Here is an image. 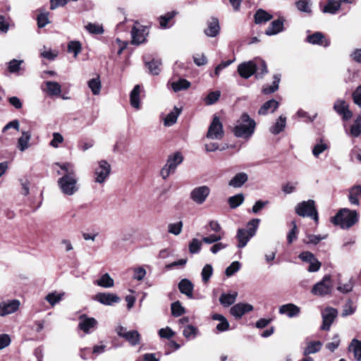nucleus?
Instances as JSON below:
<instances>
[{"mask_svg":"<svg viewBox=\"0 0 361 361\" xmlns=\"http://www.w3.org/2000/svg\"><path fill=\"white\" fill-rule=\"evenodd\" d=\"M61 171L57 174L61 176L58 179L57 184L61 192L67 196H71L79 190L78 178L75 166L71 162L56 163Z\"/></svg>","mask_w":361,"mask_h":361,"instance_id":"1","label":"nucleus"},{"mask_svg":"<svg viewBox=\"0 0 361 361\" xmlns=\"http://www.w3.org/2000/svg\"><path fill=\"white\" fill-rule=\"evenodd\" d=\"M238 73L245 79L249 78L255 73L257 78H261L267 73V67L264 61L256 59L239 64Z\"/></svg>","mask_w":361,"mask_h":361,"instance_id":"2","label":"nucleus"},{"mask_svg":"<svg viewBox=\"0 0 361 361\" xmlns=\"http://www.w3.org/2000/svg\"><path fill=\"white\" fill-rule=\"evenodd\" d=\"M255 121L247 113H243L233 128V133L238 137L249 139L254 133Z\"/></svg>","mask_w":361,"mask_h":361,"instance_id":"3","label":"nucleus"},{"mask_svg":"<svg viewBox=\"0 0 361 361\" xmlns=\"http://www.w3.org/2000/svg\"><path fill=\"white\" fill-rule=\"evenodd\" d=\"M260 220L253 219L247 224V228H239L237 231L236 238L238 241L237 247L243 248L246 246L248 241L256 234Z\"/></svg>","mask_w":361,"mask_h":361,"instance_id":"4","label":"nucleus"},{"mask_svg":"<svg viewBox=\"0 0 361 361\" xmlns=\"http://www.w3.org/2000/svg\"><path fill=\"white\" fill-rule=\"evenodd\" d=\"M358 220V214L355 210L342 209L333 218V223L340 225L343 228H348L354 225Z\"/></svg>","mask_w":361,"mask_h":361,"instance_id":"5","label":"nucleus"},{"mask_svg":"<svg viewBox=\"0 0 361 361\" xmlns=\"http://www.w3.org/2000/svg\"><path fill=\"white\" fill-rule=\"evenodd\" d=\"M295 212L300 216H310L315 221H318V214L315 207L314 201L312 200L298 203L295 207Z\"/></svg>","mask_w":361,"mask_h":361,"instance_id":"6","label":"nucleus"},{"mask_svg":"<svg viewBox=\"0 0 361 361\" xmlns=\"http://www.w3.org/2000/svg\"><path fill=\"white\" fill-rule=\"evenodd\" d=\"M183 156L180 152H176L169 157L166 164L163 166L160 174L164 179H166L170 174L173 173L177 166L183 161Z\"/></svg>","mask_w":361,"mask_h":361,"instance_id":"7","label":"nucleus"},{"mask_svg":"<svg viewBox=\"0 0 361 361\" xmlns=\"http://www.w3.org/2000/svg\"><path fill=\"white\" fill-rule=\"evenodd\" d=\"M111 165L105 160H101L94 169V182L103 184L109 178L111 173Z\"/></svg>","mask_w":361,"mask_h":361,"instance_id":"8","label":"nucleus"},{"mask_svg":"<svg viewBox=\"0 0 361 361\" xmlns=\"http://www.w3.org/2000/svg\"><path fill=\"white\" fill-rule=\"evenodd\" d=\"M224 131L223 124L218 116H214L209 126L207 137L211 140H221L224 137Z\"/></svg>","mask_w":361,"mask_h":361,"instance_id":"9","label":"nucleus"},{"mask_svg":"<svg viewBox=\"0 0 361 361\" xmlns=\"http://www.w3.org/2000/svg\"><path fill=\"white\" fill-rule=\"evenodd\" d=\"M333 283L329 275L325 276L322 280L316 283L312 289V293L315 295L323 296L331 293Z\"/></svg>","mask_w":361,"mask_h":361,"instance_id":"10","label":"nucleus"},{"mask_svg":"<svg viewBox=\"0 0 361 361\" xmlns=\"http://www.w3.org/2000/svg\"><path fill=\"white\" fill-rule=\"evenodd\" d=\"M148 34V31L145 26L136 23L131 30L132 44L140 45L144 43Z\"/></svg>","mask_w":361,"mask_h":361,"instance_id":"11","label":"nucleus"},{"mask_svg":"<svg viewBox=\"0 0 361 361\" xmlns=\"http://www.w3.org/2000/svg\"><path fill=\"white\" fill-rule=\"evenodd\" d=\"M338 315V311L333 307H326L322 312V325L321 329L324 331H329L334 319Z\"/></svg>","mask_w":361,"mask_h":361,"instance_id":"12","label":"nucleus"},{"mask_svg":"<svg viewBox=\"0 0 361 361\" xmlns=\"http://www.w3.org/2000/svg\"><path fill=\"white\" fill-rule=\"evenodd\" d=\"M210 193V189L207 185L195 188L190 192V198L196 204H201L205 202Z\"/></svg>","mask_w":361,"mask_h":361,"instance_id":"13","label":"nucleus"},{"mask_svg":"<svg viewBox=\"0 0 361 361\" xmlns=\"http://www.w3.org/2000/svg\"><path fill=\"white\" fill-rule=\"evenodd\" d=\"M97 321L93 317H89L86 314H82L79 317L78 327L85 334H90L97 326Z\"/></svg>","mask_w":361,"mask_h":361,"instance_id":"14","label":"nucleus"},{"mask_svg":"<svg viewBox=\"0 0 361 361\" xmlns=\"http://www.w3.org/2000/svg\"><path fill=\"white\" fill-rule=\"evenodd\" d=\"M20 304V301L18 300L3 301L0 302V316L4 317L14 313L18 310Z\"/></svg>","mask_w":361,"mask_h":361,"instance_id":"15","label":"nucleus"},{"mask_svg":"<svg viewBox=\"0 0 361 361\" xmlns=\"http://www.w3.org/2000/svg\"><path fill=\"white\" fill-rule=\"evenodd\" d=\"M94 300L104 305H112L121 301V298L115 293H99L94 296Z\"/></svg>","mask_w":361,"mask_h":361,"instance_id":"16","label":"nucleus"},{"mask_svg":"<svg viewBox=\"0 0 361 361\" xmlns=\"http://www.w3.org/2000/svg\"><path fill=\"white\" fill-rule=\"evenodd\" d=\"M334 109L345 121L350 119L353 116V113L350 111L348 104L344 100L338 99L336 101Z\"/></svg>","mask_w":361,"mask_h":361,"instance_id":"17","label":"nucleus"},{"mask_svg":"<svg viewBox=\"0 0 361 361\" xmlns=\"http://www.w3.org/2000/svg\"><path fill=\"white\" fill-rule=\"evenodd\" d=\"M253 310V306L248 303L240 302L233 305L231 310V314L235 318H241L245 313Z\"/></svg>","mask_w":361,"mask_h":361,"instance_id":"18","label":"nucleus"},{"mask_svg":"<svg viewBox=\"0 0 361 361\" xmlns=\"http://www.w3.org/2000/svg\"><path fill=\"white\" fill-rule=\"evenodd\" d=\"M32 133L30 131H21V136L18 139L16 147L17 149L23 152L30 147V140Z\"/></svg>","mask_w":361,"mask_h":361,"instance_id":"19","label":"nucleus"},{"mask_svg":"<svg viewBox=\"0 0 361 361\" xmlns=\"http://www.w3.org/2000/svg\"><path fill=\"white\" fill-rule=\"evenodd\" d=\"M307 41L312 44H317L326 47L330 44V41L320 32H316L307 37Z\"/></svg>","mask_w":361,"mask_h":361,"instance_id":"20","label":"nucleus"},{"mask_svg":"<svg viewBox=\"0 0 361 361\" xmlns=\"http://www.w3.org/2000/svg\"><path fill=\"white\" fill-rule=\"evenodd\" d=\"M279 312L281 314H286L288 317L298 316L300 312V308L293 303L283 305L279 307Z\"/></svg>","mask_w":361,"mask_h":361,"instance_id":"21","label":"nucleus"},{"mask_svg":"<svg viewBox=\"0 0 361 361\" xmlns=\"http://www.w3.org/2000/svg\"><path fill=\"white\" fill-rule=\"evenodd\" d=\"M219 20L216 18H212L207 23V27L204 30V34L208 37H214L219 35Z\"/></svg>","mask_w":361,"mask_h":361,"instance_id":"22","label":"nucleus"},{"mask_svg":"<svg viewBox=\"0 0 361 361\" xmlns=\"http://www.w3.org/2000/svg\"><path fill=\"white\" fill-rule=\"evenodd\" d=\"M348 200L350 204L358 206L361 200V185H356L349 189Z\"/></svg>","mask_w":361,"mask_h":361,"instance_id":"23","label":"nucleus"},{"mask_svg":"<svg viewBox=\"0 0 361 361\" xmlns=\"http://www.w3.org/2000/svg\"><path fill=\"white\" fill-rule=\"evenodd\" d=\"M193 284L188 279H182L178 283V288L181 293L185 295L189 298L193 297Z\"/></svg>","mask_w":361,"mask_h":361,"instance_id":"24","label":"nucleus"},{"mask_svg":"<svg viewBox=\"0 0 361 361\" xmlns=\"http://www.w3.org/2000/svg\"><path fill=\"white\" fill-rule=\"evenodd\" d=\"M279 106V103L272 99H270L267 102H266L262 106L261 108L259 109L258 111V114L259 115H266L268 113H273L275 111L276 109H278Z\"/></svg>","mask_w":361,"mask_h":361,"instance_id":"25","label":"nucleus"},{"mask_svg":"<svg viewBox=\"0 0 361 361\" xmlns=\"http://www.w3.org/2000/svg\"><path fill=\"white\" fill-rule=\"evenodd\" d=\"M283 30V20L281 19L275 20L271 22L269 27L266 30L265 34L271 36L276 35Z\"/></svg>","mask_w":361,"mask_h":361,"instance_id":"26","label":"nucleus"},{"mask_svg":"<svg viewBox=\"0 0 361 361\" xmlns=\"http://www.w3.org/2000/svg\"><path fill=\"white\" fill-rule=\"evenodd\" d=\"M212 319L219 322L216 327L218 331L223 332L228 330L230 324L224 315L215 313L212 315Z\"/></svg>","mask_w":361,"mask_h":361,"instance_id":"27","label":"nucleus"},{"mask_svg":"<svg viewBox=\"0 0 361 361\" xmlns=\"http://www.w3.org/2000/svg\"><path fill=\"white\" fill-rule=\"evenodd\" d=\"M180 112L181 109L175 106L173 110L168 114L167 116L164 118V125L167 127L173 126L176 123Z\"/></svg>","mask_w":361,"mask_h":361,"instance_id":"28","label":"nucleus"},{"mask_svg":"<svg viewBox=\"0 0 361 361\" xmlns=\"http://www.w3.org/2000/svg\"><path fill=\"white\" fill-rule=\"evenodd\" d=\"M247 179L248 176L245 173H238L229 181L228 185L233 188H240Z\"/></svg>","mask_w":361,"mask_h":361,"instance_id":"29","label":"nucleus"},{"mask_svg":"<svg viewBox=\"0 0 361 361\" xmlns=\"http://www.w3.org/2000/svg\"><path fill=\"white\" fill-rule=\"evenodd\" d=\"M94 284L105 288H112L114 281L107 273L103 274L99 279L94 281Z\"/></svg>","mask_w":361,"mask_h":361,"instance_id":"30","label":"nucleus"},{"mask_svg":"<svg viewBox=\"0 0 361 361\" xmlns=\"http://www.w3.org/2000/svg\"><path fill=\"white\" fill-rule=\"evenodd\" d=\"M47 92L50 96H59L61 93V85L54 81H47L45 82Z\"/></svg>","mask_w":361,"mask_h":361,"instance_id":"31","label":"nucleus"},{"mask_svg":"<svg viewBox=\"0 0 361 361\" xmlns=\"http://www.w3.org/2000/svg\"><path fill=\"white\" fill-rule=\"evenodd\" d=\"M140 86L137 85L134 87L130 92V101L131 106L136 109H140Z\"/></svg>","mask_w":361,"mask_h":361,"instance_id":"32","label":"nucleus"},{"mask_svg":"<svg viewBox=\"0 0 361 361\" xmlns=\"http://www.w3.org/2000/svg\"><path fill=\"white\" fill-rule=\"evenodd\" d=\"M349 351H352L357 361L361 360V341L353 338L348 346Z\"/></svg>","mask_w":361,"mask_h":361,"instance_id":"33","label":"nucleus"},{"mask_svg":"<svg viewBox=\"0 0 361 361\" xmlns=\"http://www.w3.org/2000/svg\"><path fill=\"white\" fill-rule=\"evenodd\" d=\"M322 346V343L321 341H310L307 343V346L304 349L303 355L307 356L310 354H314L319 352Z\"/></svg>","mask_w":361,"mask_h":361,"instance_id":"34","label":"nucleus"},{"mask_svg":"<svg viewBox=\"0 0 361 361\" xmlns=\"http://www.w3.org/2000/svg\"><path fill=\"white\" fill-rule=\"evenodd\" d=\"M286 125V118L284 116H280L276 123L269 129L270 132L274 135H277L282 132Z\"/></svg>","mask_w":361,"mask_h":361,"instance_id":"35","label":"nucleus"},{"mask_svg":"<svg viewBox=\"0 0 361 361\" xmlns=\"http://www.w3.org/2000/svg\"><path fill=\"white\" fill-rule=\"evenodd\" d=\"M341 8V1L328 0L326 5L323 8L324 13L335 14Z\"/></svg>","mask_w":361,"mask_h":361,"instance_id":"36","label":"nucleus"},{"mask_svg":"<svg viewBox=\"0 0 361 361\" xmlns=\"http://www.w3.org/2000/svg\"><path fill=\"white\" fill-rule=\"evenodd\" d=\"M190 82L185 79L181 78L171 83V88L174 92L185 90L190 87Z\"/></svg>","mask_w":361,"mask_h":361,"instance_id":"37","label":"nucleus"},{"mask_svg":"<svg viewBox=\"0 0 361 361\" xmlns=\"http://www.w3.org/2000/svg\"><path fill=\"white\" fill-rule=\"evenodd\" d=\"M64 293H58L56 291L49 293L45 297V300L54 307L56 304L59 303L64 296Z\"/></svg>","mask_w":361,"mask_h":361,"instance_id":"38","label":"nucleus"},{"mask_svg":"<svg viewBox=\"0 0 361 361\" xmlns=\"http://www.w3.org/2000/svg\"><path fill=\"white\" fill-rule=\"evenodd\" d=\"M281 80V75L279 74L274 75V81L271 86H264L262 92L265 94H269L276 92L279 89V85Z\"/></svg>","mask_w":361,"mask_h":361,"instance_id":"39","label":"nucleus"},{"mask_svg":"<svg viewBox=\"0 0 361 361\" xmlns=\"http://www.w3.org/2000/svg\"><path fill=\"white\" fill-rule=\"evenodd\" d=\"M237 295L238 293L236 292L228 294L223 293L219 298V301L221 305L228 307L235 302Z\"/></svg>","mask_w":361,"mask_h":361,"instance_id":"40","label":"nucleus"},{"mask_svg":"<svg viewBox=\"0 0 361 361\" xmlns=\"http://www.w3.org/2000/svg\"><path fill=\"white\" fill-rule=\"evenodd\" d=\"M131 345L135 346L140 343V335L137 331H128L124 338Z\"/></svg>","mask_w":361,"mask_h":361,"instance_id":"41","label":"nucleus"},{"mask_svg":"<svg viewBox=\"0 0 361 361\" xmlns=\"http://www.w3.org/2000/svg\"><path fill=\"white\" fill-rule=\"evenodd\" d=\"M178 14L177 11H173L159 17L158 20L160 27L163 29L169 27L168 23Z\"/></svg>","mask_w":361,"mask_h":361,"instance_id":"42","label":"nucleus"},{"mask_svg":"<svg viewBox=\"0 0 361 361\" xmlns=\"http://www.w3.org/2000/svg\"><path fill=\"white\" fill-rule=\"evenodd\" d=\"M295 6L297 9L300 11L305 13H311L312 9L311 6L312 3L310 0H299L297 1L295 3Z\"/></svg>","mask_w":361,"mask_h":361,"instance_id":"43","label":"nucleus"},{"mask_svg":"<svg viewBox=\"0 0 361 361\" xmlns=\"http://www.w3.org/2000/svg\"><path fill=\"white\" fill-rule=\"evenodd\" d=\"M271 18L272 16L262 9L258 10L255 15V21L257 24L267 22Z\"/></svg>","mask_w":361,"mask_h":361,"instance_id":"44","label":"nucleus"},{"mask_svg":"<svg viewBox=\"0 0 361 361\" xmlns=\"http://www.w3.org/2000/svg\"><path fill=\"white\" fill-rule=\"evenodd\" d=\"M87 85L93 94L98 95L100 93L102 85L99 77L90 80Z\"/></svg>","mask_w":361,"mask_h":361,"instance_id":"45","label":"nucleus"},{"mask_svg":"<svg viewBox=\"0 0 361 361\" xmlns=\"http://www.w3.org/2000/svg\"><path fill=\"white\" fill-rule=\"evenodd\" d=\"M85 30L92 35L103 34L104 30L102 25L98 23H89L85 26Z\"/></svg>","mask_w":361,"mask_h":361,"instance_id":"46","label":"nucleus"},{"mask_svg":"<svg viewBox=\"0 0 361 361\" xmlns=\"http://www.w3.org/2000/svg\"><path fill=\"white\" fill-rule=\"evenodd\" d=\"M244 201L243 194H238L228 198V204L231 208L235 209L240 206Z\"/></svg>","mask_w":361,"mask_h":361,"instance_id":"47","label":"nucleus"},{"mask_svg":"<svg viewBox=\"0 0 361 361\" xmlns=\"http://www.w3.org/2000/svg\"><path fill=\"white\" fill-rule=\"evenodd\" d=\"M197 329L192 325H187L185 326L183 334L188 339H192L195 338L197 334Z\"/></svg>","mask_w":361,"mask_h":361,"instance_id":"48","label":"nucleus"},{"mask_svg":"<svg viewBox=\"0 0 361 361\" xmlns=\"http://www.w3.org/2000/svg\"><path fill=\"white\" fill-rule=\"evenodd\" d=\"M81 44L78 41H71L68 44V51L70 53L74 54V57L76 58L81 51Z\"/></svg>","mask_w":361,"mask_h":361,"instance_id":"49","label":"nucleus"},{"mask_svg":"<svg viewBox=\"0 0 361 361\" xmlns=\"http://www.w3.org/2000/svg\"><path fill=\"white\" fill-rule=\"evenodd\" d=\"M202 241L197 239L193 238L189 243V252L191 254H196L198 253L202 247Z\"/></svg>","mask_w":361,"mask_h":361,"instance_id":"50","label":"nucleus"},{"mask_svg":"<svg viewBox=\"0 0 361 361\" xmlns=\"http://www.w3.org/2000/svg\"><path fill=\"white\" fill-rule=\"evenodd\" d=\"M39 54L42 57L49 60H54L58 56L57 51L47 49L45 47L40 49Z\"/></svg>","mask_w":361,"mask_h":361,"instance_id":"51","label":"nucleus"},{"mask_svg":"<svg viewBox=\"0 0 361 361\" xmlns=\"http://www.w3.org/2000/svg\"><path fill=\"white\" fill-rule=\"evenodd\" d=\"M361 133V117L357 118L350 129V134L353 137H358Z\"/></svg>","mask_w":361,"mask_h":361,"instance_id":"52","label":"nucleus"},{"mask_svg":"<svg viewBox=\"0 0 361 361\" xmlns=\"http://www.w3.org/2000/svg\"><path fill=\"white\" fill-rule=\"evenodd\" d=\"M148 68L151 74L157 75L161 71V63L159 60H152L148 63Z\"/></svg>","mask_w":361,"mask_h":361,"instance_id":"53","label":"nucleus"},{"mask_svg":"<svg viewBox=\"0 0 361 361\" xmlns=\"http://www.w3.org/2000/svg\"><path fill=\"white\" fill-rule=\"evenodd\" d=\"M183 228V222L178 221L173 224H170L168 226V231L169 233L173 234L175 235H179Z\"/></svg>","mask_w":361,"mask_h":361,"instance_id":"54","label":"nucleus"},{"mask_svg":"<svg viewBox=\"0 0 361 361\" xmlns=\"http://www.w3.org/2000/svg\"><path fill=\"white\" fill-rule=\"evenodd\" d=\"M171 313L175 317H179L185 313V309L179 301L171 304Z\"/></svg>","mask_w":361,"mask_h":361,"instance_id":"55","label":"nucleus"},{"mask_svg":"<svg viewBox=\"0 0 361 361\" xmlns=\"http://www.w3.org/2000/svg\"><path fill=\"white\" fill-rule=\"evenodd\" d=\"M213 274V268L211 264H206L202 270V279L203 282L207 283Z\"/></svg>","mask_w":361,"mask_h":361,"instance_id":"56","label":"nucleus"},{"mask_svg":"<svg viewBox=\"0 0 361 361\" xmlns=\"http://www.w3.org/2000/svg\"><path fill=\"white\" fill-rule=\"evenodd\" d=\"M341 340L338 334H336L333 336L332 341L326 344V348L331 352H334L337 349L340 345Z\"/></svg>","mask_w":361,"mask_h":361,"instance_id":"57","label":"nucleus"},{"mask_svg":"<svg viewBox=\"0 0 361 361\" xmlns=\"http://www.w3.org/2000/svg\"><path fill=\"white\" fill-rule=\"evenodd\" d=\"M133 278L137 281H142L146 276V270L142 267H135L133 269Z\"/></svg>","mask_w":361,"mask_h":361,"instance_id":"58","label":"nucleus"},{"mask_svg":"<svg viewBox=\"0 0 361 361\" xmlns=\"http://www.w3.org/2000/svg\"><path fill=\"white\" fill-rule=\"evenodd\" d=\"M327 238L326 235H308L306 237L305 243L307 244H317L321 240Z\"/></svg>","mask_w":361,"mask_h":361,"instance_id":"59","label":"nucleus"},{"mask_svg":"<svg viewBox=\"0 0 361 361\" xmlns=\"http://www.w3.org/2000/svg\"><path fill=\"white\" fill-rule=\"evenodd\" d=\"M224 233L218 234H212L202 238V242L207 244H212L221 240L223 238Z\"/></svg>","mask_w":361,"mask_h":361,"instance_id":"60","label":"nucleus"},{"mask_svg":"<svg viewBox=\"0 0 361 361\" xmlns=\"http://www.w3.org/2000/svg\"><path fill=\"white\" fill-rule=\"evenodd\" d=\"M64 139L63 135L59 133H53V139L51 140L49 145L54 148H58L63 142Z\"/></svg>","mask_w":361,"mask_h":361,"instance_id":"61","label":"nucleus"},{"mask_svg":"<svg viewBox=\"0 0 361 361\" xmlns=\"http://www.w3.org/2000/svg\"><path fill=\"white\" fill-rule=\"evenodd\" d=\"M240 268V264L237 261L233 262L226 269L225 274L227 276H231L237 272Z\"/></svg>","mask_w":361,"mask_h":361,"instance_id":"62","label":"nucleus"},{"mask_svg":"<svg viewBox=\"0 0 361 361\" xmlns=\"http://www.w3.org/2000/svg\"><path fill=\"white\" fill-rule=\"evenodd\" d=\"M220 97V92L215 91V92H211L208 94L207 97L204 99L205 103L207 105H211L215 103Z\"/></svg>","mask_w":361,"mask_h":361,"instance_id":"63","label":"nucleus"},{"mask_svg":"<svg viewBox=\"0 0 361 361\" xmlns=\"http://www.w3.org/2000/svg\"><path fill=\"white\" fill-rule=\"evenodd\" d=\"M353 102L361 106V85L356 87L352 94Z\"/></svg>","mask_w":361,"mask_h":361,"instance_id":"64","label":"nucleus"}]
</instances>
